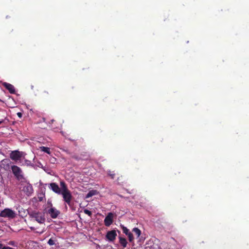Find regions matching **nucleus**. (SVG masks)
Wrapping results in <instances>:
<instances>
[{"label":"nucleus","mask_w":249,"mask_h":249,"mask_svg":"<svg viewBox=\"0 0 249 249\" xmlns=\"http://www.w3.org/2000/svg\"><path fill=\"white\" fill-rule=\"evenodd\" d=\"M60 186L62 189L60 194L62 195L64 201L65 202H70L72 196L70 191L68 189L66 184L63 181H61Z\"/></svg>","instance_id":"1"},{"label":"nucleus","mask_w":249,"mask_h":249,"mask_svg":"<svg viewBox=\"0 0 249 249\" xmlns=\"http://www.w3.org/2000/svg\"><path fill=\"white\" fill-rule=\"evenodd\" d=\"M44 213V212L42 213L34 211L31 212L29 214L32 218H34L38 223L43 224L45 222Z\"/></svg>","instance_id":"2"},{"label":"nucleus","mask_w":249,"mask_h":249,"mask_svg":"<svg viewBox=\"0 0 249 249\" xmlns=\"http://www.w3.org/2000/svg\"><path fill=\"white\" fill-rule=\"evenodd\" d=\"M50 207L44 210V213L49 214L52 218H56L60 214V211L52 206V203H49Z\"/></svg>","instance_id":"3"},{"label":"nucleus","mask_w":249,"mask_h":249,"mask_svg":"<svg viewBox=\"0 0 249 249\" xmlns=\"http://www.w3.org/2000/svg\"><path fill=\"white\" fill-rule=\"evenodd\" d=\"M15 213L11 209L6 208L1 211L0 216L2 217H7L9 218H14L16 217Z\"/></svg>","instance_id":"4"},{"label":"nucleus","mask_w":249,"mask_h":249,"mask_svg":"<svg viewBox=\"0 0 249 249\" xmlns=\"http://www.w3.org/2000/svg\"><path fill=\"white\" fill-rule=\"evenodd\" d=\"M11 169L12 173L18 179L20 180L23 178V176L22 175V170L19 167L16 165H13L11 167Z\"/></svg>","instance_id":"5"},{"label":"nucleus","mask_w":249,"mask_h":249,"mask_svg":"<svg viewBox=\"0 0 249 249\" xmlns=\"http://www.w3.org/2000/svg\"><path fill=\"white\" fill-rule=\"evenodd\" d=\"M23 152H19L18 150L12 151L10 155V158L11 160L15 161H17L20 160L22 157Z\"/></svg>","instance_id":"6"},{"label":"nucleus","mask_w":249,"mask_h":249,"mask_svg":"<svg viewBox=\"0 0 249 249\" xmlns=\"http://www.w3.org/2000/svg\"><path fill=\"white\" fill-rule=\"evenodd\" d=\"M117 236V233L115 230L108 231L106 234V238L110 242L113 241Z\"/></svg>","instance_id":"7"},{"label":"nucleus","mask_w":249,"mask_h":249,"mask_svg":"<svg viewBox=\"0 0 249 249\" xmlns=\"http://www.w3.org/2000/svg\"><path fill=\"white\" fill-rule=\"evenodd\" d=\"M49 188L56 194L60 195L61 193V187H59L56 183H51L49 184Z\"/></svg>","instance_id":"8"},{"label":"nucleus","mask_w":249,"mask_h":249,"mask_svg":"<svg viewBox=\"0 0 249 249\" xmlns=\"http://www.w3.org/2000/svg\"><path fill=\"white\" fill-rule=\"evenodd\" d=\"M113 215L111 213H109L107 215L104 219V224L105 226L108 227L113 223Z\"/></svg>","instance_id":"9"},{"label":"nucleus","mask_w":249,"mask_h":249,"mask_svg":"<svg viewBox=\"0 0 249 249\" xmlns=\"http://www.w3.org/2000/svg\"><path fill=\"white\" fill-rule=\"evenodd\" d=\"M23 191L26 194V195L29 196L33 193V187L31 184H28L23 187Z\"/></svg>","instance_id":"10"},{"label":"nucleus","mask_w":249,"mask_h":249,"mask_svg":"<svg viewBox=\"0 0 249 249\" xmlns=\"http://www.w3.org/2000/svg\"><path fill=\"white\" fill-rule=\"evenodd\" d=\"M3 85L7 90H8L10 93L14 94L15 93V87L12 84L5 82L3 84Z\"/></svg>","instance_id":"11"},{"label":"nucleus","mask_w":249,"mask_h":249,"mask_svg":"<svg viewBox=\"0 0 249 249\" xmlns=\"http://www.w3.org/2000/svg\"><path fill=\"white\" fill-rule=\"evenodd\" d=\"M10 163V161L9 159H5L1 161V166L3 167H9Z\"/></svg>","instance_id":"12"},{"label":"nucleus","mask_w":249,"mask_h":249,"mask_svg":"<svg viewBox=\"0 0 249 249\" xmlns=\"http://www.w3.org/2000/svg\"><path fill=\"white\" fill-rule=\"evenodd\" d=\"M119 243L124 248L126 247L127 244L126 239L122 237H119Z\"/></svg>","instance_id":"13"},{"label":"nucleus","mask_w":249,"mask_h":249,"mask_svg":"<svg viewBox=\"0 0 249 249\" xmlns=\"http://www.w3.org/2000/svg\"><path fill=\"white\" fill-rule=\"evenodd\" d=\"M98 193V192L97 190H92L91 191H89L88 193L87 194L86 196V198H88L93 196L97 195Z\"/></svg>","instance_id":"14"},{"label":"nucleus","mask_w":249,"mask_h":249,"mask_svg":"<svg viewBox=\"0 0 249 249\" xmlns=\"http://www.w3.org/2000/svg\"><path fill=\"white\" fill-rule=\"evenodd\" d=\"M40 148L41 151H42L45 153H46L47 154H51L50 148H49L48 147L41 146L40 147Z\"/></svg>","instance_id":"15"},{"label":"nucleus","mask_w":249,"mask_h":249,"mask_svg":"<svg viewBox=\"0 0 249 249\" xmlns=\"http://www.w3.org/2000/svg\"><path fill=\"white\" fill-rule=\"evenodd\" d=\"M132 231L137 235V237L138 238L140 236L141 234V231L140 229L137 228H135L133 229Z\"/></svg>","instance_id":"16"},{"label":"nucleus","mask_w":249,"mask_h":249,"mask_svg":"<svg viewBox=\"0 0 249 249\" xmlns=\"http://www.w3.org/2000/svg\"><path fill=\"white\" fill-rule=\"evenodd\" d=\"M118 183L119 184H123L125 182V178H124V177L121 176V177H119L117 179Z\"/></svg>","instance_id":"17"},{"label":"nucleus","mask_w":249,"mask_h":249,"mask_svg":"<svg viewBox=\"0 0 249 249\" xmlns=\"http://www.w3.org/2000/svg\"><path fill=\"white\" fill-rule=\"evenodd\" d=\"M107 175L110 177L111 179H114L116 174L115 173L114 171L109 170L107 171Z\"/></svg>","instance_id":"18"},{"label":"nucleus","mask_w":249,"mask_h":249,"mask_svg":"<svg viewBox=\"0 0 249 249\" xmlns=\"http://www.w3.org/2000/svg\"><path fill=\"white\" fill-rule=\"evenodd\" d=\"M7 244L14 247H17L18 245V243L14 241H10Z\"/></svg>","instance_id":"19"},{"label":"nucleus","mask_w":249,"mask_h":249,"mask_svg":"<svg viewBox=\"0 0 249 249\" xmlns=\"http://www.w3.org/2000/svg\"><path fill=\"white\" fill-rule=\"evenodd\" d=\"M56 240L53 239L52 238H50L48 241V244L50 246L55 245Z\"/></svg>","instance_id":"20"},{"label":"nucleus","mask_w":249,"mask_h":249,"mask_svg":"<svg viewBox=\"0 0 249 249\" xmlns=\"http://www.w3.org/2000/svg\"><path fill=\"white\" fill-rule=\"evenodd\" d=\"M127 235L128 236L129 241L130 242H133L134 240V237L133 234L131 232H130Z\"/></svg>","instance_id":"21"},{"label":"nucleus","mask_w":249,"mask_h":249,"mask_svg":"<svg viewBox=\"0 0 249 249\" xmlns=\"http://www.w3.org/2000/svg\"><path fill=\"white\" fill-rule=\"evenodd\" d=\"M122 229L123 232L125 233L126 235L130 233V232L129 231V230L126 227H123Z\"/></svg>","instance_id":"22"},{"label":"nucleus","mask_w":249,"mask_h":249,"mask_svg":"<svg viewBox=\"0 0 249 249\" xmlns=\"http://www.w3.org/2000/svg\"><path fill=\"white\" fill-rule=\"evenodd\" d=\"M88 158H89V156H88L87 158H84V159L79 158V157H78L77 156H73L72 157V158H73V159H75V160H87V159H88Z\"/></svg>","instance_id":"23"},{"label":"nucleus","mask_w":249,"mask_h":249,"mask_svg":"<svg viewBox=\"0 0 249 249\" xmlns=\"http://www.w3.org/2000/svg\"><path fill=\"white\" fill-rule=\"evenodd\" d=\"M84 212L85 214H88L89 216H91V214H92V213L91 212L89 211V210H87V209H85L84 210Z\"/></svg>","instance_id":"24"},{"label":"nucleus","mask_w":249,"mask_h":249,"mask_svg":"<svg viewBox=\"0 0 249 249\" xmlns=\"http://www.w3.org/2000/svg\"><path fill=\"white\" fill-rule=\"evenodd\" d=\"M25 163L27 165H30L31 164V161L30 160H25Z\"/></svg>","instance_id":"25"},{"label":"nucleus","mask_w":249,"mask_h":249,"mask_svg":"<svg viewBox=\"0 0 249 249\" xmlns=\"http://www.w3.org/2000/svg\"><path fill=\"white\" fill-rule=\"evenodd\" d=\"M43 93L45 94V95H49V92L48 91L45 90L43 91Z\"/></svg>","instance_id":"26"},{"label":"nucleus","mask_w":249,"mask_h":249,"mask_svg":"<svg viewBox=\"0 0 249 249\" xmlns=\"http://www.w3.org/2000/svg\"><path fill=\"white\" fill-rule=\"evenodd\" d=\"M18 117H21L22 116V114L20 112H18L17 113Z\"/></svg>","instance_id":"27"},{"label":"nucleus","mask_w":249,"mask_h":249,"mask_svg":"<svg viewBox=\"0 0 249 249\" xmlns=\"http://www.w3.org/2000/svg\"><path fill=\"white\" fill-rule=\"evenodd\" d=\"M39 201H43V197H38Z\"/></svg>","instance_id":"28"},{"label":"nucleus","mask_w":249,"mask_h":249,"mask_svg":"<svg viewBox=\"0 0 249 249\" xmlns=\"http://www.w3.org/2000/svg\"><path fill=\"white\" fill-rule=\"evenodd\" d=\"M3 248V245L0 243V249H1Z\"/></svg>","instance_id":"29"},{"label":"nucleus","mask_w":249,"mask_h":249,"mask_svg":"<svg viewBox=\"0 0 249 249\" xmlns=\"http://www.w3.org/2000/svg\"><path fill=\"white\" fill-rule=\"evenodd\" d=\"M2 122H3V121H0V124H1Z\"/></svg>","instance_id":"30"},{"label":"nucleus","mask_w":249,"mask_h":249,"mask_svg":"<svg viewBox=\"0 0 249 249\" xmlns=\"http://www.w3.org/2000/svg\"><path fill=\"white\" fill-rule=\"evenodd\" d=\"M82 203H80V207H82Z\"/></svg>","instance_id":"31"},{"label":"nucleus","mask_w":249,"mask_h":249,"mask_svg":"<svg viewBox=\"0 0 249 249\" xmlns=\"http://www.w3.org/2000/svg\"><path fill=\"white\" fill-rule=\"evenodd\" d=\"M68 204H69V205H70V206H71V203H69Z\"/></svg>","instance_id":"32"}]
</instances>
